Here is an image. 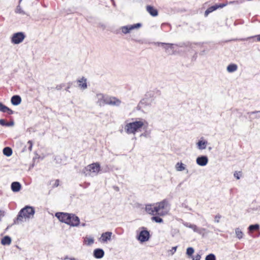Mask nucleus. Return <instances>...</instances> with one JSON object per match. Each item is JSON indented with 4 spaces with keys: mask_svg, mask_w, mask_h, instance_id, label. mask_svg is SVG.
<instances>
[{
    "mask_svg": "<svg viewBox=\"0 0 260 260\" xmlns=\"http://www.w3.org/2000/svg\"><path fill=\"white\" fill-rule=\"evenodd\" d=\"M234 176L237 179H239L241 177V174L240 172H235L234 174Z\"/></svg>",
    "mask_w": 260,
    "mask_h": 260,
    "instance_id": "obj_37",
    "label": "nucleus"
},
{
    "mask_svg": "<svg viewBox=\"0 0 260 260\" xmlns=\"http://www.w3.org/2000/svg\"><path fill=\"white\" fill-rule=\"evenodd\" d=\"M0 111L7 113L9 115H11L13 113V111L11 109L3 104L2 103H0Z\"/></svg>",
    "mask_w": 260,
    "mask_h": 260,
    "instance_id": "obj_19",
    "label": "nucleus"
},
{
    "mask_svg": "<svg viewBox=\"0 0 260 260\" xmlns=\"http://www.w3.org/2000/svg\"><path fill=\"white\" fill-rule=\"evenodd\" d=\"M234 3H235V2H234V1H231L229 2L230 4H234Z\"/></svg>",
    "mask_w": 260,
    "mask_h": 260,
    "instance_id": "obj_50",
    "label": "nucleus"
},
{
    "mask_svg": "<svg viewBox=\"0 0 260 260\" xmlns=\"http://www.w3.org/2000/svg\"><path fill=\"white\" fill-rule=\"evenodd\" d=\"M7 123V122H6L5 121V120L3 119H0V124L3 125V126H6V124Z\"/></svg>",
    "mask_w": 260,
    "mask_h": 260,
    "instance_id": "obj_41",
    "label": "nucleus"
},
{
    "mask_svg": "<svg viewBox=\"0 0 260 260\" xmlns=\"http://www.w3.org/2000/svg\"><path fill=\"white\" fill-rule=\"evenodd\" d=\"M221 217V215L219 214H217L215 216V222L216 223H218L219 222V219Z\"/></svg>",
    "mask_w": 260,
    "mask_h": 260,
    "instance_id": "obj_39",
    "label": "nucleus"
},
{
    "mask_svg": "<svg viewBox=\"0 0 260 260\" xmlns=\"http://www.w3.org/2000/svg\"><path fill=\"white\" fill-rule=\"evenodd\" d=\"M205 260H216V256L214 254L210 253L206 256Z\"/></svg>",
    "mask_w": 260,
    "mask_h": 260,
    "instance_id": "obj_33",
    "label": "nucleus"
},
{
    "mask_svg": "<svg viewBox=\"0 0 260 260\" xmlns=\"http://www.w3.org/2000/svg\"><path fill=\"white\" fill-rule=\"evenodd\" d=\"M259 113H260V111H255L248 112L247 114H249V115H255V116L254 117H253V118L250 117V118L251 119L250 120H251L252 119H253L260 118V115L259 114Z\"/></svg>",
    "mask_w": 260,
    "mask_h": 260,
    "instance_id": "obj_31",
    "label": "nucleus"
},
{
    "mask_svg": "<svg viewBox=\"0 0 260 260\" xmlns=\"http://www.w3.org/2000/svg\"><path fill=\"white\" fill-rule=\"evenodd\" d=\"M197 164L200 166H205L208 162V157L206 155L198 156L196 159Z\"/></svg>",
    "mask_w": 260,
    "mask_h": 260,
    "instance_id": "obj_12",
    "label": "nucleus"
},
{
    "mask_svg": "<svg viewBox=\"0 0 260 260\" xmlns=\"http://www.w3.org/2000/svg\"><path fill=\"white\" fill-rule=\"evenodd\" d=\"M194 251V249L192 247H188L186 250V254L190 256L192 255Z\"/></svg>",
    "mask_w": 260,
    "mask_h": 260,
    "instance_id": "obj_34",
    "label": "nucleus"
},
{
    "mask_svg": "<svg viewBox=\"0 0 260 260\" xmlns=\"http://www.w3.org/2000/svg\"><path fill=\"white\" fill-rule=\"evenodd\" d=\"M234 2H235V3H234V4H236V1H234Z\"/></svg>",
    "mask_w": 260,
    "mask_h": 260,
    "instance_id": "obj_51",
    "label": "nucleus"
},
{
    "mask_svg": "<svg viewBox=\"0 0 260 260\" xmlns=\"http://www.w3.org/2000/svg\"><path fill=\"white\" fill-rule=\"evenodd\" d=\"M146 11L152 17H156L158 15L157 10L151 5L146 6Z\"/></svg>",
    "mask_w": 260,
    "mask_h": 260,
    "instance_id": "obj_13",
    "label": "nucleus"
},
{
    "mask_svg": "<svg viewBox=\"0 0 260 260\" xmlns=\"http://www.w3.org/2000/svg\"><path fill=\"white\" fill-rule=\"evenodd\" d=\"M177 248V246L173 247L172 248V249L170 250V251L171 252L172 254H173L175 252V251H176Z\"/></svg>",
    "mask_w": 260,
    "mask_h": 260,
    "instance_id": "obj_44",
    "label": "nucleus"
},
{
    "mask_svg": "<svg viewBox=\"0 0 260 260\" xmlns=\"http://www.w3.org/2000/svg\"><path fill=\"white\" fill-rule=\"evenodd\" d=\"M121 103H122L120 100L115 98V106H119Z\"/></svg>",
    "mask_w": 260,
    "mask_h": 260,
    "instance_id": "obj_38",
    "label": "nucleus"
},
{
    "mask_svg": "<svg viewBox=\"0 0 260 260\" xmlns=\"http://www.w3.org/2000/svg\"><path fill=\"white\" fill-rule=\"evenodd\" d=\"M175 169L178 172L186 170V173H188V170L186 169V166L182 162H178L175 165Z\"/></svg>",
    "mask_w": 260,
    "mask_h": 260,
    "instance_id": "obj_17",
    "label": "nucleus"
},
{
    "mask_svg": "<svg viewBox=\"0 0 260 260\" xmlns=\"http://www.w3.org/2000/svg\"><path fill=\"white\" fill-rule=\"evenodd\" d=\"M153 103L152 100L148 98L147 96L145 95V98H143L139 103L138 107L139 109L145 108L146 107L150 106Z\"/></svg>",
    "mask_w": 260,
    "mask_h": 260,
    "instance_id": "obj_9",
    "label": "nucleus"
},
{
    "mask_svg": "<svg viewBox=\"0 0 260 260\" xmlns=\"http://www.w3.org/2000/svg\"><path fill=\"white\" fill-rule=\"evenodd\" d=\"M104 102L106 103V104H112V101L111 100H107L106 99H104L103 100Z\"/></svg>",
    "mask_w": 260,
    "mask_h": 260,
    "instance_id": "obj_45",
    "label": "nucleus"
},
{
    "mask_svg": "<svg viewBox=\"0 0 260 260\" xmlns=\"http://www.w3.org/2000/svg\"><path fill=\"white\" fill-rule=\"evenodd\" d=\"M55 216L58 220L70 226H77L80 224V219L78 216L74 214H70L63 212H57Z\"/></svg>",
    "mask_w": 260,
    "mask_h": 260,
    "instance_id": "obj_1",
    "label": "nucleus"
},
{
    "mask_svg": "<svg viewBox=\"0 0 260 260\" xmlns=\"http://www.w3.org/2000/svg\"><path fill=\"white\" fill-rule=\"evenodd\" d=\"M141 26V24L140 23H138L136 24H134L133 25H128L126 26H122L121 27L122 32L124 34H128L132 30L134 29L139 28Z\"/></svg>",
    "mask_w": 260,
    "mask_h": 260,
    "instance_id": "obj_11",
    "label": "nucleus"
},
{
    "mask_svg": "<svg viewBox=\"0 0 260 260\" xmlns=\"http://www.w3.org/2000/svg\"><path fill=\"white\" fill-rule=\"evenodd\" d=\"M59 182H60L59 180H58V179L55 180V182H54V183L53 185V186L54 187H56L58 186L59 185Z\"/></svg>",
    "mask_w": 260,
    "mask_h": 260,
    "instance_id": "obj_40",
    "label": "nucleus"
},
{
    "mask_svg": "<svg viewBox=\"0 0 260 260\" xmlns=\"http://www.w3.org/2000/svg\"><path fill=\"white\" fill-rule=\"evenodd\" d=\"M227 5V4H216L209 8H208L205 12L204 16L205 17H207L208 15L213 12V11L216 10L218 9H221Z\"/></svg>",
    "mask_w": 260,
    "mask_h": 260,
    "instance_id": "obj_10",
    "label": "nucleus"
},
{
    "mask_svg": "<svg viewBox=\"0 0 260 260\" xmlns=\"http://www.w3.org/2000/svg\"><path fill=\"white\" fill-rule=\"evenodd\" d=\"M152 221H154L157 223H161L163 222V220L161 218L158 216H154L151 218Z\"/></svg>",
    "mask_w": 260,
    "mask_h": 260,
    "instance_id": "obj_32",
    "label": "nucleus"
},
{
    "mask_svg": "<svg viewBox=\"0 0 260 260\" xmlns=\"http://www.w3.org/2000/svg\"><path fill=\"white\" fill-rule=\"evenodd\" d=\"M27 145H28V149L29 151H31L32 150L33 143L32 141L29 140L27 142Z\"/></svg>",
    "mask_w": 260,
    "mask_h": 260,
    "instance_id": "obj_36",
    "label": "nucleus"
},
{
    "mask_svg": "<svg viewBox=\"0 0 260 260\" xmlns=\"http://www.w3.org/2000/svg\"><path fill=\"white\" fill-rule=\"evenodd\" d=\"M153 208H155V204H148L146 205L145 211L149 214L156 215L155 211Z\"/></svg>",
    "mask_w": 260,
    "mask_h": 260,
    "instance_id": "obj_16",
    "label": "nucleus"
},
{
    "mask_svg": "<svg viewBox=\"0 0 260 260\" xmlns=\"http://www.w3.org/2000/svg\"><path fill=\"white\" fill-rule=\"evenodd\" d=\"M13 125V122H7V123L6 124V126H12Z\"/></svg>",
    "mask_w": 260,
    "mask_h": 260,
    "instance_id": "obj_48",
    "label": "nucleus"
},
{
    "mask_svg": "<svg viewBox=\"0 0 260 260\" xmlns=\"http://www.w3.org/2000/svg\"><path fill=\"white\" fill-rule=\"evenodd\" d=\"M156 93L159 94V91L157 90L155 92L154 91H150L149 92H147L145 95L147 96L148 98H150V99L152 100V101L154 102V100L156 98L155 94Z\"/></svg>",
    "mask_w": 260,
    "mask_h": 260,
    "instance_id": "obj_27",
    "label": "nucleus"
},
{
    "mask_svg": "<svg viewBox=\"0 0 260 260\" xmlns=\"http://www.w3.org/2000/svg\"><path fill=\"white\" fill-rule=\"evenodd\" d=\"M141 229V231L137 235V239L141 243L148 241L150 237L149 232L145 227H142Z\"/></svg>",
    "mask_w": 260,
    "mask_h": 260,
    "instance_id": "obj_7",
    "label": "nucleus"
},
{
    "mask_svg": "<svg viewBox=\"0 0 260 260\" xmlns=\"http://www.w3.org/2000/svg\"><path fill=\"white\" fill-rule=\"evenodd\" d=\"M11 187L13 192H18L21 189V185L18 182H13L11 184Z\"/></svg>",
    "mask_w": 260,
    "mask_h": 260,
    "instance_id": "obj_20",
    "label": "nucleus"
},
{
    "mask_svg": "<svg viewBox=\"0 0 260 260\" xmlns=\"http://www.w3.org/2000/svg\"><path fill=\"white\" fill-rule=\"evenodd\" d=\"M93 255L96 258H101L104 255V251L100 248L95 249L93 251Z\"/></svg>",
    "mask_w": 260,
    "mask_h": 260,
    "instance_id": "obj_18",
    "label": "nucleus"
},
{
    "mask_svg": "<svg viewBox=\"0 0 260 260\" xmlns=\"http://www.w3.org/2000/svg\"><path fill=\"white\" fill-rule=\"evenodd\" d=\"M201 258V256L200 254H198L194 256L193 258V260H200Z\"/></svg>",
    "mask_w": 260,
    "mask_h": 260,
    "instance_id": "obj_43",
    "label": "nucleus"
},
{
    "mask_svg": "<svg viewBox=\"0 0 260 260\" xmlns=\"http://www.w3.org/2000/svg\"><path fill=\"white\" fill-rule=\"evenodd\" d=\"M11 243V239L9 236L4 237L1 240L2 244L5 245H10Z\"/></svg>",
    "mask_w": 260,
    "mask_h": 260,
    "instance_id": "obj_28",
    "label": "nucleus"
},
{
    "mask_svg": "<svg viewBox=\"0 0 260 260\" xmlns=\"http://www.w3.org/2000/svg\"><path fill=\"white\" fill-rule=\"evenodd\" d=\"M140 137H144L146 138H148L149 137V133L146 132L141 134Z\"/></svg>",
    "mask_w": 260,
    "mask_h": 260,
    "instance_id": "obj_42",
    "label": "nucleus"
},
{
    "mask_svg": "<svg viewBox=\"0 0 260 260\" xmlns=\"http://www.w3.org/2000/svg\"><path fill=\"white\" fill-rule=\"evenodd\" d=\"M158 45H161L164 47V48L165 49V51L169 54H173L174 53V46L176 45L174 44L171 43H165L162 42H158L157 43ZM197 44V43H191V42H186L180 43L179 45H176L180 47H189L192 48L193 47V46Z\"/></svg>",
    "mask_w": 260,
    "mask_h": 260,
    "instance_id": "obj_3",
    "label": "nucleus"
},
{
    "mask_svg": "<svg viewBox=\"0 0 260 260\" xmlns=\"http://www.w3.org/2000/svg\"><path fill=\"white\" fill-rule=\"evenodd\" d=\"M94 239L91 237L86 236L83 238V244L89 246L93 244Z\"/></svg>",
    "mask_w": 260,
    "mask_h": 260,
    "instance_id": "obj_22",
    "label": "nucleus"
},
{
    "mask_svg": "<svg viewBox=\"0 0 260 260\" xmlns=\"http://www.w3.org/2000/svg\"><path fill=\"white\" fill-rule=\"evenodd\" d=\"M101 170V166L99 163L95 162L88 165L84 169V172L86 176H91L92 175H96Z\"/></svg>",
    "mask_w": 260,
    "mask_h": 260,
    "instance_id": "obj_6",
    "label": "nucleus"
},
{
    "mask_svg": "<svg viewBox=\"0 0 260 260\" xmlns=\"http://www.w3.org/2000/svg\"><path fill=\"white\" fill-rule=\"evenodd\" d=\"M25 38V35L22 32L15 33L11 38V42L14 44H18L21 43Z\"/></svg>",
    "mask_w": 260,
    "mask_h": 260,
    "instance_id": "obj_8",
    "label": "nucleus"
},
{
    "mask_svg": "<svg viewBox=\"0 0 260 260\" xmlns=\"http://www.w3.org/2000/svg\"><path fill=\"white\" fill-rule=\"evenodd\" d=\"M34 213V210L32 207H26L20 210L16 222L18 223L19 222L23 221L32 216Z\"/></svg>",
    "mask_w": 260,
    "mask_h": 260,
    "instance_id": "obj_5",
    "label": "nucleus"
},
{
    "mask_svg": "<svg viewBox=\"0 0 260 260\" xmlns=\"http://www.w3.org/2000/svg\"><path fill=\"white\" fill-rule=\"evenodd\" d=\"M11 103L13 105H18L21 102V99L19 95H14L11 98Z\"/></svg>",
    "mask_w": 260,
    "mask_h": 260,
    "instance_id": "obj_21",
    "label": "nucleus"
},
{
    "mask_svg": "<svg viewBox=\"0 0 260 260\" xmlns=\"http://www.w3.org/2000/svg\"><path fill=\"white\" fill-rule=\"evenodd\" d=\"M208 142L205 140H199L197 143V147L200 150L206 149Z\"/></svg>",
    "mask_w": 260,
    "mask_h": 260,
    "instance_id": "obj_23",
    "label": "nucleus"
},
{
    "mask_svg": "<svg viewBox=\"0 0 260 260\" xmlns=\"http://www.w3.org/2000/svg\"><path fill=\"white\" fill-rule=\"evenodd\" d=\"M190 229H191L194 232L199 234H203L205 229L203 228H200L195 224H191Z\"/></svg>",
    "mask_w": 260,
    "mask_h": 260,
    "instance_id": "obj_24",
    "label": "nucleus"
},
{
    "mask_svg": "<svg viewBox=\"0 0 260 260\" xmlns=\"http://www.w3.org/2000/svg\"><path fill=\"white\" fill-rule=\"evenodd\" d=\"M145 122V120L140 119L129 122L125 125L124 130L127 134H135L136 133L141 131Z\"/></svg>",
    "mask_w": 260,
    "mask_h": 260,
    "instance_id": "obj_2",
    "label": "nucleus"
},
{
    "mask_svg": "<svg viewBox=\"0 0 260 260\" xmlns=\"http://www.w3.org/2000/svg\"><path fill=\"white\" fill-rule=\"evenodd\" d=\"M112 233V232H105L104 233H103L101 236V237L99 238L100 241L102 242H106L108 240H110L111 239Z\"/></svg>",
    "mask_w": 260,
    "mask_h": 260,
    "instance_id": "obj_15",
    "label": "nucleus"
},
{
    "mask_svg": "<svg viewBox=\"0 0 260 260\" xmlns=\"http://www.w3.org/2000/svg\"><path fill=\"white\" fill-rule=\"evenodd\" d=\"M77 83L78 87L82 89H85L87 87V79L84 77L77 80Z\"/></svg>",
    "mask_w": 260,
    "mask_h": 260,
    "instance_id": "obj_14",
    "label": "nucleus"
},
{
    "mask_svg": "<svg viewBox=\"0 0 260 260\" xmlns=\"http://www.w3.org/2000/svg\"><path fill=\"white\" fill-rule=\"evenodd\" d=\"M251 38H255L256 39V41L260 42V34L259 35H255L254 36L248 37V38H247L246 39H242V40H247L250 39Z\"/></svg>",
    "mask_w": 260,
    "mask_h": 260,
    "instance_id": "obj_35",
    "label": "nucleus"
},
{
    "mask_svg": "<svg viewBox=\"0 0 260 260\" xmlns=\"http://www.w3.org/2000/svg\"><path fill=\"white\" fill-rule=\"evenodd\" d=\"M3 153L7 156H10L12 154V150L10 147H6L3 149Z\"/></svg>",
    "mask_w": 260,
    "mask_h": 260,
    "instance_id": "obj_30",
    "label": "nucleus"
},
{
    "mask_svg": "<svg viewBox=\"0 0 260 260\" xmlns=\"http://www.w3.org/2000/svg\"><path fill=\"white\" fill-rule=\"evenodd\" d=\"M114 189H115V191H118L119 190V189L118 187L115 186Z\"/></svg>",
    "mask_w": 260,
    "mask_h": 260,
    "instance_id": "obj_49",
    "label": "nucleus"
},
{
    "mask_svg": "<svg viewBox=\"0 0 260 260\" xmlns=\"http://www.w3.org/2000/svg\"><path fill=\"white\" fill-rule=\"evenodd\" d=\"M192 224L190 223H188V222H185V223H184V225L187 227V228H190V226Z\"/></svg>",
    "mask_w": 260,
    "mask_h": 260,
    "instance_id": "obj_47",
    "label": "nucleus"
},
{
    "mask_svg": "<svg viewBox=\"0 0 260 260\" xmlns=\"http://www.w3.org/2000/svg\"><path fill=\"white\" fill-rule=\"evenodd\" d=\"M235 234L236 237L239 240L241 239L244 235L243 233L239 228H236L235 229Z\"/></svg>",
    "mask_w": 260,
    "mask_h": 260,
    "instance_id": "obj_29",
    "label": "nucleus"
},
{
    "mask_svg": "<svg viewBox=\"0 0 260 260\" xmlns=\"http://www.w3.org/2000/svg\"><path fill=\"white\" fill-rule=\"evenodd\" d=\"M238 69V66L235 63L230 64L226 68L227 71L229 73H233L236 71Z\"/></svg>",
    "mask_w": 260,
    "mask_h": 260,
    "instance_id": "obj_25",
    "label": "nucleus"
},
{
    "mask_svg": "<svg viewBox=\"0 0 260 260\" xmlns=\"http://www.w3.org/2000/svg\"><path fill=\"white\" fill-rule=\"evenodd\" d=\"M155 215L160 216H163L167 215L170 211V206L168 201L167 200H164L162 201L155 204Z\"/></svg>",
    "mask_w": 260,
    "mask_h": 260,
    "instance_id": "obj_4",
    "label": "nucleus"
},
{
    "mask_svg": "<svg viewBox=\"0 0 260 260\" xmlns=\"http://www.w3.org/2000/svg\"><path fill=\"white\" fill-rule=\"evenodd\" d=\"M259 229V225L258 224H254L250 225L248 228L249 233L253 232L254 231H258Z\"/></svg>",
    "mask_w": 260,
    "mask_h": 260,
    "instance_id": "obj_26",
    "label": "nucleus"
},
{
    "mask_svg": "<svg viewBox=\"0 0 260 260\" xmlns=\"http://www.w3.org/2000/svg\"><path fill=\"white\" fill-rule=\"evenodd\" d=\"M245 2V0H237L236 1V4L239 5L242 4Z\"/></svg>",
    "mask_w": 260,
    "mask_h": 260,
    "instance_id": "obj_46",
    "label": "nucleus"
}]
</instances>
